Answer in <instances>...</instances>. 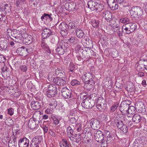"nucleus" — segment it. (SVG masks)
<instances>
[{"instance_id": "nucleus-44", "label": "nucleus", "mask_w": 147, "mask_h": 147, "mask_svg": "<svg viewBox=\"0 0 147 147\" xmlns=\"http://www.w3.org/2000/svg\"><path fill=\"white\" fill-rule=\"evenodd\" d=\"M119 105V103H116L113 104L111 107L110 112H114L118 107Z\"/></svg>"}, {"instance_id": "nucleus-20", "label": "nucleus", "mask_w": 147, "mask_h": 147, "mask_svg": "<svg viewBox=\"0 0 147 147\" xmlns=\"http://www.w3.org/2000/svg\"><path fill=\"white\" fill-rule=\"evenodd\" d=\"M83 80L84 82H87L90 81L91 80H93V76L90 73H86L84 74L82 76Z\"/></svg>"}, {"instance_id": "nucleus-62", "label": "nucleus", "mask_w": 147, "mask_h": 147, "mask_svg": "<svg viewBox=\"0 0 147 147\" xmlns=\"http://www.w3.org/2000/svg\"><path fill=\"white\" fill-rule=\"evenodd\" d=\"M6 61V58L3 55H0V63H4Z\"/></svg>"}, {"instance_id": "nucleus-51", "label": "nucleus", "mask_w": 147, "mask_h": 147, "mask_svg": "<svg viewBox=\"0 0 147 147\" xmlns=\"http://www.w3.org/2000/svg\"><path fill=\"white\" fill-rule=\"evenodd\" d=\"M145 65L143 64H138L136 67V69L138 70L142 71L144 70V67Z\"/></svg>"}, {"instance_id": "nucleus-57", "label": "nucleus", "mask_w": 147, "mask_h": 147, "mask_svg": "<svg viewBox=\"0 0 147 147\" xmlns=\"http://www.w3.org/2000/svg\"><path fill=\"white\" fill-rule=\"evenodd\" d=\"M20 69L23 72H26L27 70V67L25 65H21L20 67Z\"/></svg>"}, {"instance_id": "nucleus-59", "label": "nucleus", "mask_w": 147, "mask_h": 147, "mask_svg": "<svg viewBox=\"0 0 147 147\" xmlns=\"http://www.w3.org/2000/svg\"><path fill=\"white\" fill-rule=\"evenodd\" d=\"M97 96V94L95 93H93L91 94L90 96L89 97H88L90 99V100H94V99H95V100L97 99V98H96Z\"/></svg>"}, {"instance_id": "nucleus-43", "label": "nucleus", "mask_w": 147, "mask_h": 147, "mask_svg": "<svg viewBox=\"0 0 147 147\" xmlns=\"http://www.w3.org/2000/svg\"><path fill=\"white\" fill-rule=\"evenodd\" d=\"M57 48L56 49L57 53L59 55H62L63 54L64 52H65L64 51H63V49L61 47H59V45L58 44L57 45Z\"/></svg>"}, {"instance_id": "nucleus-22", "label": "nucleus", "mask_w": 147, "mask_h": 147, "mask_svg": "<svg viewBox=\"0 0 147 147\" xmlns=\"http://www.w3.org/2000/svg\"><path fill=\"white\" fill-rule=\"evenodd\" d=\"M39 123L33 120V119L31 118L28 122V126L31 129H33L35 128L38 125Z\"/></svg>"}, {"instance_id": "nucleus-53", "label": "nucleus", "mask_w": 147, "mask_h": 147, "mask_svg": "<svg viewBox=\"0 0 147 147\" xmlns=\"http://www.w3.org/2000/svg\"><path fill=\"white\" fill-rule=\"evenodd\" d=\"M133 147H141L140 142L138 140H136L133 144Z\"/></svg>"}, {"instance_id": "nucleus-64", "label": "nucleus", "mask_w": 147, "mask_h": 147, "mask_svg": "<svg viewBox=\"0 0 147 147\" xmlns=\"http://www.w3.org/2000/svg\"><path fill=\"white\" fill-rule=\"evenodd\" d=\"M112 140V136H109L107 137L106 142L107 144L109 143Z\"/></svg>"}, {"instance_id": "nucleus-31", "label": "nucleus", "mask_w": 147, "mask_h": 147, "mask_svg": "<svg viewBox=\"0 0 147 147\" xmlns=\"http://www.w3.org/2000/svg\"><path fill=\"white\" fill-rule=\"evenodd\" d=\"M40 104L38 101H35L32 102L31 107L34 110H38L40 108Z\"/></svg>"}, {"instance_id": "nucleus-2", "label": "nucleus", "mask_w": 147, "mask_h": 147, "mask_svg": "<svg viewBox=\"0 0 147 147\" xmlns=\"http://www.w3.org/2000/svg\"><path fill=\"white\" fill-rule=\"evenodd\" d=\"M137 27V24L131 22L123 25L122 27L123 32L126 34H129L135 30Z\"/></svg>"}, {"instance_id": "nucleus-63", "label": "nucleus", "mask_w": 147, "mask_h": 147, "mask_svg": "<svg viewBox=\"0 0 147 147\" xmlns=\"http://www.w3.org/2000/svg\"><path fill=\"white\" fill-rule=\"evenodd\" d=\"M49 105L51 106H53L55 108V107L56 106V102L55 100L53 99V101H51L49 104Z\"/></svg>"}, {"instance_id": "nucleus-42", "label": "nucleus", "mask_w": 147, "mask_h": 147, "mask_svg": "<svg viewBox=\"0 0 147 147\" xmlns=\"http://www.w3.org/2000/svg\"><path fill=\"white\" fill-rule=\"evenodd\" d=\"M60 145L61 147H69V144L65 139H63L62 141L60 142Z\"/></svg>"}, {"instance_id": "nucleus-28", "label": "nucleus", "mask_w": 147, "mask_h": 147, "mask_svg": "<svg viewBox=\"0 0 147 147\" xmlns=\"http://www.w3.org/2000/svg\"><path fill=\"white\" fill-rule=\"evenodd\" d=\"M40 112L38 111H37L34 113L33 115V120L36 121L39 123L41 120V118L40 117Z\"/></svg>"}, {"instance_id": "nucleus-23", "label": "nucleus", "mask_w": 147, "mask_h": 147, "mask_svg": "<svg viewBox=\"0 0 147 147\" xmlns=\"http://www.w3.org/2000/svg\"><path fill=\"white\" fill-rule=\"evenodd\" d=\"M97 3L96 0H90L87 3V5L89 8L93 11L94 10Z\"/></svg>"}, {"instance_id": "nucleus-45", "label": "nucleus", "mask_w": 147, "mask_h": 147, "mask_svg": "<svg viewBox=\"0 0 147 147\" xmlns=\"http://www.w3.org/2000/svg\"><path fill=\"white\" fill-rule=\"evenodd\" d=\"M111 53V55L113 58H116L119 55L118 52L115 49H114L112 51Z\"/></svg>"}, {"instance_id": "nucleus-50", "label": "nucleus", "mask_w": 147, "mask_h": 147, "mask_svg": "<svg viewBox=\"0 0 147 147\" xmlns=\"http://www.w3.org/2000/svg\"><path fill=\"white\" fill-rule=\"evenodd\" d=\"M68 26V27H70L71 29H73L74 30L76 29L77 26L76 25V24L74 23L70 22L69 23Z\"/></svg>"}, {"instance_id": "nucleus-35", "label": "nucleus", "mask_w": 147, "mask_h": 147, "mask_svg": "<svg viewBox=\"0 0 147 147\" xmlns=\"http://www.w3.org/2000/svg\"><path fill=\"white\" fill-rule=\"evenodd\" d=\"M85 83V86H86L87 89L89 90L92 88L93 85H94V84L93 80H91L90 81Z\"/></svg>"}, {"instance_id": "nucleus-24", "label": "nucleus", "mask_w": 147, "mask_h": 147, "mask_svg": "<svg viewBox=\"0 0 147 147\" xmlns=\"http://www.w3.org/2000/svg\"><path fill=\"white\" fill-rule=\"evenodd\" d=\"M52 32L50 29L46 28L44 29L42 34V38L44 39L47 38L51 36Z\"/></svg>"}, {"instance_id": "nucleus-48", "label": "nucleus", "mask_w": 147, "mask_h": 147, "mask_svg": "<svg viewBox=\"0 0 147 147\" xmlns=\"http://www.w3.org/2000/svg\"><path fill=\"white\" fill-rule=\"evenodd\" d=\"M67 133L68 136L69 135H73V130L70 126H69L67 127Z\"/></svg>"}, {"instance_id": "nucleus-25", "label": "nucleus", "mask_w": 147, "mask_h": 147, "mask_svg": "<svg viewBox=\"0 0 147 147\" xmlns=\"http://www.w3.org/2000/svg\"><path fill=\"white\" fill-rule=\"evenodd\" d=\"M135 108L133 106L129 107L126 113L128 117H132L135 113Z\"/></svg>"}, {"instance_id": "nucleus-14", "label": "nucleus", "mask_w": 147, "mask_h": 147, "mask_svg": "<svg viewBox=\"0 0 147 147\" xmlns=\"http://www.w3.org/2000/svg\"><path fill=\"white\" fill-rule=\"evenodd\" d=\"M61 95L63 97L69 99L71 97L70 91L66 88H63L61 90Z\"/></svg>"}, {"instance_id": "nucleus-18", "label": "nucleus", "mask_w": 147, "mask_h": 147, "mask_svg": "<svg viewBox=\"0 0 147 147\" xmlns=\"http://www.w3.org/2000/svg\"><path fill=\"white\" fill-rule=\"evenodd\" d=\"M13 137L11 138L8 143V147H16L17 145V139L16 136H14L13 132Z\"/></svg>"}, {"instance_id": "nucleus-15", "label": "nucleus", "mask_w": 147, "mask_h": 147, "mask_svg": "<svg viewBox=\"0 0 147 147\" xmlns=\"http://www.w3.org/2000/svg\"><path fill=\"white\" fill-rule=\"evenodd\" d=\"M29 145V141L26 138H21L19 141L18 145L19 147H27Z\"/></svg>"}, {"instance_id": "nucleus-56", "label": "nucleus", "mask_w": 147, "mask_h": 147, "mask_svg": "<svg viewBox=\"0 0 147 147\" xmlns=\"http://www.w3.org/2000/svg\"><path fill=\"white\" fill-rule=\"evenodd\" d=\"M52 14L51 13L48 14L45 13V16L46 19H49L50 21L53 20V18L51 16Z\"/></svg>"}, {"instance_id": "nucleus-9", "label": "nucleus", "mask_w": 147, "mask_h": 147, "mask_svg": "<svg viewBox=\"0 0 147 147\" xmlns=\"http://www.w3.org/2000/svg\"><path fill=\"white\" fill-rule=\"evenodd\" d=\"M129 105L126 101H122L119 106V110L122 114H126L129 108Z\"/></svg>"}, {"instance_id": "nucleus-13", "label": "nucleus", "mask_w": 147, "mask_h": 147, "mask_svg": "<svg viewBox=\"0 0 147 147\" xmlns=\"http://www.w3.org/2000/svg\"><path fill=\"white\" fill-rule=\"evenodd\" d=\"M118 129L122 131L124 134L127 133L128 131V128L127 126L124 124L122 121H119L117 124Z\"/></svg>"}, {"instance_id": "nucleus-6", "label": "nucleus", "mask_w": 147, "mask_h": 147, "mask_svg": "<svg viewBox=\"0 0 147 147\" xmlns=\"http://www.w3.org/2000/svg\"><path fill=\"white\" fill-rule=\"evenodd\" d=\"M53 81L58 86H64L67 83V78L64 77H57L53 79Z\"/></svg>"}, {"instance_id": "nucleus-54", "label": "nucleus", "mask_w": 147, "mask_h": 147, "mask_svg": "<svg viewBox=\"0 0 147 147\" xmlns=\"http://www.w3.org/2000/svg\"><path fill=\"white\" fill-rule=\"evenodd\" d=\"M51 42L53 43H55L56 41V39L58 38L57 36L55 35H51Z\"/></svg>"}, {"instance_id": "nucleus-27", "label": "nucleus", "mask_w": 147, "mask_h": 147, "mask_svg": "<svg viewBox=\"0 0 147 147\" xmlns=\"http://www.w3.org/2000/svg\"><path fill=\"white\" fill-rule=\"evenodd\" d=\"M42 138L40 136H36L34 137L32 140L31 142L36 144L40 145L42 142Z\"/></svg>"}, {"instance_id": "nucleus-60", "label": "nucleus", "mask_w": 147, "mask_h": 147, "mask_svg": "<svg viewBox=\"0 0 147 147\" xmlns=\"http://www.w3.org/2000/svg\"><path fill=\"white\" fill-rule=\"evenodd\" d=\"M76 128L78 132L80 131L82 129L81 125L80 123H78L76 126Z\"/></svg>"}, {"instance_id": "nucleus-3", "label": "nucleus", "mask_w": 147, "mask_h": 147, "mask_svg": "<svg viewBox=\"0 0 147 147\" xmlns=\"http://www.w3.org/2000/svg\"><path fill=\"white\" fill-rule=\"evenodd\" d=\"M130 13L134 18L138 17L143 15V10L139 6H133L130 10Z\"/></svg>"}, {"instance_id": "nucleus-29", "label": "nucleus", "mask_w": 147, "mask_h": 147, "mask_svg": "<svg viewBox=\"0 0 147 147\" xmlns=\"http://www.w3.org/2000/svg\"><path fill=\"white\" fill-rule=\"evenodd\" d=\"M58 44L59 45V47L63 49V51H64V52H65L66 51L67 49L68 48V44L67 42H65L63 40H61L59 42Z\"/></svg>"}, {"instance_id": "nucleus-47", "label": "nucleus", "mask_w": 147, "mask_h": 147, "mask_svg": "<svg viewBox=\"0 0 147 147\" xmlns=\"http://www.w3.org/2000/svg\"><path fill=\"white\" fill-rule=\"evenodd\" d=\"M92 24L94 28H96L99 24V21L97 20H93L92 21Z\"/></svg>"}, {"instance_id": "nucleus-40", "label": "nucleus", "mask_w": 147, "mask_h": 147, "mask_svg": "<svg viewBox=\"0 0 147 147\" xmlns=\"http://www.w3.org/2000/svg\"><path fill=\"white\" fill-rule=\"evenodd\" d=\"M25 3V0H16L15 4L17 7H20Z\"/></svg>"}, {"instance_id": "nucleus-8", "label": "nucleus", "mask_w": 147, "mask_h": 147, "mask_svg": "<svg viewBox=\"0 0 147 147\" xmlns=\"http://www.w3.org/2000/svg\"><path fill=\"white\" fill-rule=\"evenodd\" d=\"M59 28L61 30L60 33L62 36H66L68 34V26L64 22L60 24Z\"/></svg>"}, {"instance_id": "nucleus-5", "label": "nucleus", "mask_w": 147, "mask_h": 147, "mask_svg": "<svg viewBox=\"0 0 147 147\" xmlns=\"http://www.w3.org/2000/svg\"><path fill=\"white\" fill-rule=\"evenodd\" d=\"M48 90L47 92V96L49 98L53 97L57 94V88L56 85L50 84L48 86Z\"/></svg>"}, {"instance_id": "nucleus-39", "label": "nucleus", "mask_w": 147, "mask_h": 147, "mask_svg": "<svg viewBox=\"0 0 147 147\" xmlns=\"http://www.w3.org/2000/svg\"><path fill=\"white\" fill-rule=\"evenodd\" d=\"M104 5L102 4L97 3L94 9V10H96L98 12L101 11L104 9Z\"/></svg>"}, {"instance_id": "nucleus-37", "label": "nucleus", "mask_w": 147, "mask_h": 147, "mask_svg": "<svg viewBox=\"0 0 147 147\" xmlns=\"http://www.w3.org/2000/svg\"><path fill=\"white\" fill-rule=\"evenodd\" d=\"M84 32L83 30L80 29H77L76 30V35L80 38H82L84 36Z\"/></svg>"}, {"instance_id": "nucleus-55", "label": "nucleus", "mask_w": 147, "mask_h": 147, "mask_svg": "<svg viewBox=\"0 0 147 147\" xmlns=\"http://www.w3.org/2000/svg\"><path fill=\"white\" fill-rule=\"evenodd\" d=\"M53 107L52 108L50 107L48 108L45 110V113L47 114H51L52 113L53 110Z\"/></svg>"}, {"instance_id": "nucleus-46", "label": "nucleus", "mask_w": 147, "mask_h": 147, "mask_svg": "<svg viewBox=\"0 0 147 147\" xmlns=\"http://www.w3.org/2000/svg\"><path fill=\"white\" fill-rule=\"evenodd\" d=\"M71 84L72 86H74L80 85V82L77 79H74L72 80Z\"/></svg>"}, {"instance_id": "nucleus-30", "label": "nucleus", "mask_w": 147, "mask_h": 147, "mask_svg": "<svg viewBox=\"0 0 147 147\" xmlns=\"http://www.w3.org/2000/svg\"><path fill=\"white\" fill-rule=\"evenodd\" d=\"M8 45V43L6 40H4L0 41V47L2 50H6Z\"/></svg>"}, {"instance_id": "nucleus-58", "label": "nucleus", "mask_w": 147, "mask_h": 147, "mask_svg": "<svg viewBox=\"0 0 147 147\" xmlns=\"http://www.w3.org/2000/svg\"><path fill=\"white\" fill-rule=\"evenodd\" d=\"M8 68L4 66L1 69V73L2 75L4 74H6L7 73V72Z\"/></svg>"}, {"instance_id": "nucleus-33", "label": "nucleus", "mask_w": 147, "mask_h": 147, "mask_svg": "<svg viewBox=\"0 0 147 147\" xmlns=\"http://www.w3.org/2000/svg\"><path fill=\"white\" fill-rule=\"evenodd\" d=\"M41 46L42 48L46 51L47 53H51V51L49 47L48 46L47 44L45 43L43 40H42L41 42Z\"/></svg>"}, {"instance_id": "nucleus-34", "label": "nucleus", "mask_w": 147, "mask_h": 147, "mask_svg": "<svg viewBox=\"0 0 147 147\" xmlns=\"http://www.w3.org/2000/svg\"><path fill=\"white\" fill-rule=\"evenodd\" d=\"M68 41L70 43L77 44L80 43L78 39L75 36H72L68 39Z\"/></svg>"}, {"instance_id": "nucleus-52", "label": "nucleus", "mask_w": 147, "mask_h": 147, "mask_svg": "<svg viewBox=\"0 0 147 147\" xmlns=\"http://www.w3.org/2000/svg\"><path fill=\"white\" fill-rule=\"evenodd\" d=\"M6 14L5 11L2 10V9L0 8V20H2V19H1V18L4 17Z\"/></svg>"}, {"instance_id": "nucleus-26", "label": "nucleus", "mask_w": 147, "mask_h": 147, "mask_svg": "<svg viewBox=\"0 0 147 147\" xmlns=\"http://www.w3.org/2000/svg\"><path fill=\"white\" fill-rule=\"evenodd\" d=\"M132 117V121L137 123H140L143 119V117L140 116V115L137 113L134 115Z\"/></svg>"}, {"instance_id": "nucleus-61", "label": "nucleus", "mask_w": 147, "mask_h": 147, "mask_svg": "<svg viewBox=\"0 0 147 147\" xmlns=\"http://www.w3.org/2000/svg\"><path fill=\"white\" fill-rule=\"evenodd\" d=\"M8 111L7 114L11 116L14 113V110L12 108H10L7 110Z\"/></svg>"}, {"instance_id": "nucleus-41", "label": "nucleus", "mask_w": 147, "mask_h": 147, "mask_svg": "<svg viewBox=\"0 0 147 147\" xmlns=\"http://www.w3.org/2000/svg\"><path fill=\"white\" fill-rule=\"evenodd\" d=\"M5 124L9 127L12 126L14 124V122L12 119L10 118H8L6 120L5 122Z\"/></svg>"}, {"instance_id": "nucleus-4", "label": "nucleus", "mask_w": 147, "mask_h": 147, "mask_svg": "<svg viewBox=\"0 0 147 147\" xmlns=\"http://www.w3.org/2000/svg\"><path fill=\"white\" fill-rule=\"evenodd\" d=\"M95 104V101L93 100H90L89 98L87 97L81 103L82 107L86 109L91 108Z\"/></svg>"}, {"instance_id": "nucleus-12", "label": "nucleus", "mask_w": 147, "mask_h": 147, "mask_svg": "<svg viewBox=\"0 0 147 147\" xmlns=\"http://www.w3.org/2000/svg\"><path fill=\"white\" fill-rule=\"evenodd\" d=\"M99 119H93L90 122V125L94 129L98 130L100 127Z\"/></svg>"}, {"instance_id": "nucleus-17", "label": "nucleus", "mask_w": 147, "mask_h": 147, "mask_svg": "<svg viewBox=\"0 0 147 147\" xmlns=\"http://www.w3.org/2000/svg\"><path fill=\"white\" fill-rule=\"evenodd\" d=\"M16 52L21 55L25 56L28 55L29 53L28 49L24 47L18 48Z\"/></svg>"}, {"instance_id": "nucleus-19", "label": "nucleus", "mask_w": 147, "mask_h": 147, "mask_svg": "<svg viewBox=\"0 0 147 147\" xmlns=\"http://www.w3.org/2000/svg\"><path fill=\"white\" fill-rule=\"evenodd\" d=\"M107 3L108 6L112 10H115L117 9L118 6L114 0H107Z\"/></svg>"}, {"instance_id": "nucleus-21", "label": "nucleus", "mask_w": 147, "mask_h": 147, "mask_svg": "<svg viewBox=\"0 0 147 147\" xmlns=\"http://www.w3.org/2000/svg\"><path fill=\"white\" fill-rule=\"evenodd\" d=\"M126 89L130 92H134L135 90L134 86L132 82L128 81L126 83Z\"/></svg>"}, {"instance_id": "nucleus-16", "label": "nucleus", "mask_w": 147, "mask_h": 147, "mask_svg": "<svg viewBox=\"0 0 147 147\" xmlns=\"http://www.w3.org/2000/svg\"><path fill=\"white\" fill-rule=\"evenodd\" d=\"M102 15L105 19L107 22H111L113 20L112 19V14L109 11H105L102 13Z\"/></svg>"}, {"instance_id": "nucleus-11", "label": "nucleus", "mask_w": 147, "mask_h": 147, "mask_svg": "<svg viewBox=\"0 0 147 147\" xmlns=\"http://www.w3.org/2000/svg\"><path fill=\"white\" fill-rule=\"evenodd\" d=\"M65 7L66 9L69 11H74L77 8L76 3L74 2H70L65 3Z\"/></svg>"}, {"instance_id": "nucleus-32", "label": "nucleus", "mask_w": 147, "mask_h": 147, "mask_svg": "<svg viewBox=\"0 0 147 147\" xmlns=\"http://www.w3.org/2000/svg\"><path fill=\"white\" fill-rule=\"evenodd\" d=\"M99 102H97L96 106L98 109L100 111H103L106 109L107 104L104 103H99Z\"/></svg>"}, {"instance_id": "nucleus-7", "label": "nucleus", "mask_w": 147, "mask_h": 147, "mask_svg": "<svg viewBox=\"0 0 147 147\" xmlns=\"http://www.w3.org/2000/svg\"><path fill=\"white\" fill-rule=\"evenodd\" d=\"M94 136L95 140L98 142H102L103 144L104 137L102 132L100 130H98L94 132Z\"/></svg>"}, {"instance_id": "nucleus-36", "label": "nucleus", "mask_w": 147, "mask_h": 147, "mask_svg": "<svg viewBox=\"0 0 147 147\" xmlns=\"http://www.w3.org/2000/svg\"><path fill=\"white\" fill-rule=\"evenodd\" d=\"M26 42V44L29 45L32 41V37L31 35H28L25 38H23V40Z\"/></svg>"}, {"instance_id": "nucleus-10", "label": "nucleus", "mask_w": 147, "mask_h": 147, "mask_svg": "<svg viewBox=\"0 0 147 147\" xmlns=\"http://www.w3.org/2000/svg\"><path fill=\"white\" fill-rule=\"evenodd\" d=\"M134 108L139 113L144 112L145 111L144 104L142 101L137 102L135 104Z\"/></svg>"}, {"instance_id": "nucleus-49", "label": "nucleus", "mask_w": 147, "mask_h": 147, "mask_svg": "<svg viewBox=\"0 0 147 147\" xmlns=\"http://www.w3.org/2000/svg\"><path fill=\"white\" fill-rule=\"evenodd\" d=\"M129 18H122L120 19V22L125 24L128 23H129Z\"/></svg>"}, {"instance_id": "nucleus-1", "label": "nucleus", "mask_w": 147, "mask_h": 147, "mask_svg": "<svg viewBox=\"0 0 147 147\" xmlns=\"http://www.w3.org/2000/svg\"><path fill=\"white\" fill-rule=\"evenodd\" d=\"M7 32L10 38L15 42L21 43L23 40V34L22 32L16 29H7Z\"/></svg>"}, {"instance_id": "nucleus-38", "label": "nucleus", "mask_w": 147, "mask_h": 147, "mask_svg": "<svg viewBox=\"0 0 147 147\" xmlns=\"http://www.w3.org/2000/svg\"><path fill=\"white\" fill-rule=\"evenodd\" d=\"M109 25L111 26L113 28V29H117V30L120 28V26L119 24H117L116 22L114 21L113 20L111 21V22L110 23Z\"/></svg>"}]
</instances>
